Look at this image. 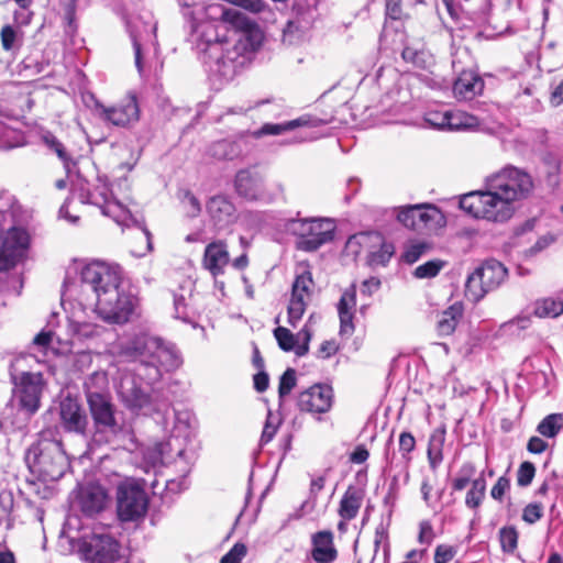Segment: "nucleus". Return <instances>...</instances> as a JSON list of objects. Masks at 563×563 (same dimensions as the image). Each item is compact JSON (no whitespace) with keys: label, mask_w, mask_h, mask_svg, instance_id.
Masks as SVG:
<instances>
[{"label":"nucleus","mask_w":563,"mask_h":563,"mask_svg":"<svg viewBox=\"0 0 563 563\" xmlns=\"http://www.w3.org/2000/svg\"><path fill=\"white\" fill-rule=\"evenodd\" d=\"M119 356L136 363L134 374H126L120 379L118 395L122 404L132 412L158 411L161 406L154 385L161 382L163 372H173L183 364L176 345L143 333L123 343Z\"/></svg>","instance_id":"1"},{"label":"nucleus","mask_w":563,"mask_h":563,"mask_svg":"<svg viewBox=\"0 0 563 563\" xmlns=\"http://www.w3.org/2000/svg\"><path fill=\"white\" fill-rule=\"evenodd\" d=\"M533 180L526 170L507 165L484 179L483 189L464 194L460 208L475 219L505 223L512 218L516 202L527 199Z\"/></svg>","instance_id":"2"},{"label":"nucleus","mask_w":563,"mask_h":563,"mask_svg":"<svg viewBox=\"0 0 563 563\" xmlns=\"http://www.w3.org/2000/svg\"><path fill=\"white\" fill-rule=\"evenodd\" d=\"M80 282L96 295V312L108 323L129 321L135 307V298L122 289L119 266L92 262L81 268Z\"/></svg>","instance_id":"3"},{"label":"nucleus","mask_w":563,"mask_h":563,"mask_svg":"<svg viewBox=\"0 0 563 563\" xmlns=\"http://www.w3.org/2000/svg\"><path fill=\"white\" fill-rule=\"evenodd\" d=\"M220 29L224 25L201 22L194 27L189 41L210 74L230 80L244 64V46L221 35Z\"/></svg>","instance_id":"4"},{"label":"nucleus","mask_w":563,"mask_h":563,"mask_svg":"<svg viewBox=\"0 0 563 563\" xmlns=\"http://www.w3.org/2000/svg\"><path fill=\"white\" fill-rule=\"evenodd\" d=\"M13 384L12 401L16 405L7 408L0 416V433H12L23 430L29 420L41 407V398L45 387L43 374L40 372H18L11 374Z\"/></svg>","instance_id":"5"},{"label":"nucleus","mask_w":563,"mask_h":563,"mask_svg":"<svg viewBox=\"0 0 563 563\" xmlns=\"http://www.w3.org/2000/svg\"><path fill=\"white\" fill-rule=\"evenodd\" d=\"M25 463L30 472L42 482L58 481L70 467L62 442L47 438L45 433L26 450Z\"/></svg>","instance_id":"6"},{"label":"nucleus","mask_w":563,"mask_h":563,"mask_svg":"<svg viewBox=\"0 0 563 563\" xmlns=\"http://www.w3.org/2000/svg\"><path fill=\"white\" fill-rule=\"evenodd\" d=\"M87 405L91 418V423L89 422L90 449L113 444L123 434L124 423L119 417L112 397L92 396L91 401Z\"/></svg>","instance_id":"7"},{"label":"nucleus","mask_w":563,"mask_h":563,"mask_svg":"<svg viewBox=\"0 0 563 563\" xmlns=\"http://www.w3.org/2000/svg\"><path fill=\"white\" fill-rule=\"evenodd\" d=\"M286 229L296 238L298 251L311 253L334 239L336 227L329 218H294L287 221Z\"/></svg>","instance_id":"8"},{"label":"nucleus","mask_w":563,"mask_h":563,"mask_svg":"<svg viewBox=\"0 0 563 563\" xmlns=\"http://www.w3.org/2000/svg\"><path fill=\"white\" fill-rule=\"evenodd\" d=\"M506 276L507 268L500 262L486 261L467 277L466 296L473 301H479L488 291L497 288Z\"/></svg>","instance_id":"9"},{"label":"nucleus","mask_w":563,"mask_h":563,"mask_svg":"<svg viewBox=\"0 0 563 563\" xmlns=\"http://www.w3.org/2000/svg\"><path fill=\"white\" fill-rule=\"evenodd\" d=\"M78 553L86 563H115L122 559L120 543L107 533L84 536Z\"/></svg>","instance_id":"10"},{"label":"nucleus","mask_w":563,"mask_h":563,"mask_svg":"<svg viewBox=\"0 0 563 563\" xmlns=\"http://www.w3.org/2000/svg\"><path fill=\"white\" fill-rule=\"evenodd\" d=\"M118 516L121 521H135L145 516L148 497L145 489L136 482H125L118 486Z\"/></svg>","instance_id":"11"},{"label":"nucleus","mask_w":563,"mask_h":563,"mask_svg":"<svg viewBox=\"0 0 563 563\" xmlns=\"http://www.w3.org/2000/svg\"><path fill=\"white\" fill-rule=\"evenodd\" d=\"M30 246V234L25 228L11 227L2 235L0 245V272L14 267L25 256Z\"/></svg>","instance_id":"12"},{"label":"nucleus","mask_w":563,"mask_h":563,"mask_svg":"<svg viewBox=\"0 0 563 563\" xmlns=\"http://www.w3.org/2000/svg\"><path fill=\"white\" fill-rule=\"evenodd\" d=\"M397 219L411 230L434 229L445 224V217L442 211L430 203L402 207L397 214Z\"/></svg>","instance_id":"13"},{"label":"nucleus","mask_w":563,"mask_h":563,"mask_svg":"<svg viewBox=\"0 0 563 563\" xmlns=\"http://www.w3.org/2000/svg\"><path fill=\"white\" fill-rule=\"evenodd\" d=\"M59 420L65 432L82 437L90 448L89 418L77 398L68 395L60 400Z\"/></svg>","instance_id":"14"},{"label":"nucleus","mask_w":563,"mask_h":563,"mask_svg":"<svg viewBox=\"0 0 563 563\" xmlns=\"http://www.w3.org/2000/svg\"><path fill=\"white\" fill-rule=\"evenodd\" d=\"M236 194L249 201H262L269 203L274 196L266 191L264 179L260 173L252 169H241L234 178Z\"/></svg>","instance_id":"15"},{"label":"nucleus","mask_w":563,"mask_h":563,"mask_svg":"<svg viewBox=\"0 0 563 563\" xmlns=\"http://www.w3.org/2000/svg\"><path fill=\"white\" fill-rule=\"evenodd\" d=\"M102 115L109 123L130 128L140 120V106L136 95L129 92L125 98L111 107L102 108Z\"/></svg>","instance_id":"16"},{"label":"nucleus","mask_w":563,"mask_h":563,"mask_svg":"<svg viewBox=\"0 0 563 563\" xmlns=\"http://www.w3.org/2000/svg\"><path fill=\"white\" fill-rule=\"evenodd\" d=\"M333 389L327 384H316L298 396V408L311 413H324L332 408Z\"/></svg>","instance_id":"17"},{"label":"nucleus","mask_w":563,"mask_h":563,"mask_svg":"<svg viewBox=\"0 0 563 563\" xmlns=\"http://www.w3.org/2000/svg\"><path fill=\"white\" fill-rule=\"evenodd\" d=\"M313 284L310 272L298 275L292 283L291 298L288 305V322L296 327L297 322L302 318L307 301L310 297V287Z\"/></svg>","instance_id":"18"},{"label":"nucleus","mask_w":563,"mask_h":563,"mask_svg":"<svg viewBox=\"0 0 563 563\" xmlns=\"http://www.w3.org/2000/svg\"><path fill=\"white\" fill-rule=\"evenodd\" d=\"M207 212L217 230L227 229L236 221V208L231 199L223 195L213 196L208 200Z\"/></svg>","instance_id":"19"},{"label":"nucleus","mask_w":563,"mask_h":563,"mask_svg":"<svg viewBox=\"0 0 563 563\" xmlns=\"http://www.w3.org/2000/svg\"><path fill=\"white\" fill-rule=\"evenodd\" d=\"M332 122V118H319L312 114H303L297 119L282 123H265L257 132V135H279L298 128H317Z\"/></svg>","instance_id":"20"},{"label":"nucleus","mask_w":563,"mask_h":563,"mask_svg":"<svg viewBox=\"0 0 563 563\" xmlns=\"http://www.w3.org/2000/svg\"><path fill=\"white\" fill-rule=\"evenodd\" d=\"M356 305V287L352 284L346 288L338 303V312L340 318V334L351 335L354 332V308Z\"/></svg>","instance_id":"21"},{"label":"nucleus","mask_w":563,"mask_h":563,"mask_svg":"<svg viewBox=\"0 0 563 563\" xmlns=\"http://www.w3.org/2000/svg\"><path fill=\"white\" fill-rule=\"evenodd\" d=\"M311 556L317 563H332L338 558V551L333 544V533L329 530L316 532L312 538Z\"/></svg>","instance_id":"22"},{"label":"nucleus","mask_w":563,"mask_h":563,"mask_svg":"<svg viewBox=\"0 0 563 563\" xmlns=\"http://www.w3.org/2000/svg\"><path fill=\"white\" fill-rule=\"evenodd\" d=\"M484 89V80L473 70H463L455 79L453 92L456 98L471 100Z\"/></svg>","instance_id":"23"},{"label":"nucleus","mask_w":563,"mask_h":563,"mask_svg":"<svg viewBox=\"0 0 563 563\" xmlns=\"http://www.w3.org/2000/svg\"><path fill=\"white\" fill-rule=\"evenodd\" d=\"M203 266L212 276L223 274L224 267L229 263V253L227 245L221 242H212L206 246L203 254Z\"/></svg>","instance_id":"24"},{"label":"nucleus","mask_w":563,"mask_h":563,"mask_svg":"<svg viewBox=\"0 0 563 563\" xmlns=\"http://www.w3.org/2000/svg\"><path fill=\"white\" fill-rule=\"evenodd\" d=\"M296 18L289 21L284 30V36L287 37L296 32L305 33L311 29L314 20L318 16L317 12V1L313 0L312 4H309L306 10L302 9V5L299 1L295 3Z\"/></svg>","instance_id":"25"},{"label":"nucleus","mask_w":563,"mask_h":563,"mask_svg":"<svg viewBox=\"0 0 563 563\" xmlns=\"http://www.w3.org/2000/svg\"><path fill=\"white\" fill-rule=\"evenodd\" d=\"M106 499L107 494L101 486L89 485L79 494L80 509L86 516L92 517L103 510Z\"/></svg>","instance_id":"26"},{"label":"nucleus","mask_w":563,"mask_h":563,"mask_svg":"<svg viewBox=\"0 0 563 563\" xmlns=\"http://www.w3.org/2000/svg\"><path fill=\"white\" fill-rule=\"evenodd\" d=\"M434 115L439 121L434 122L432 119H428V121L440 129L466 130L477 125V119L463 111H446Z\"/></svg>","instance_id":"27"},{"label":"nucleus","mask_w":563,"mask_h":563,"mask_svg":"<svg viewBox=\"0 0 563 563\" xmlns=\"http://www.w3.org/2000/svg\"><path fill=\"white\" fill-rule=\"evenodd\" d=\"M364 490L356 486L350 485L343 494L340 506L339 515L345 521H351L356 518L358 510L364 499Z\"/></svg>","instance_id":"28"},{"label":"nucleus","mask_w":563,"mask_h":563,"mask_svg":"<svg viewBox=\"0 0 563 563\" xmlns=\"http://www.w3.org/2000/svg\"><path fill=\"white\" fill-rule=\"evenodd\" d=\"M464 308L461 302H454L439 314L437 331L439 335L446 336L452 334L457 323L463 317Z\"/></svg>","instance_id":"29"},{"label":"nucleus","mask_w":563,"mask_h":563,"mask_svg":"<svg viewBox=\"0 0 563 563\" xmlns=\"http://www.w3.org/2000/svg\"><path fill=\"white\" fill-rule=\"evenodd\" d=\"M187 440L170 434L167 441L156 444V451L163 463L184 459L186 454Z\"/></svg>","instance_id":"30"},{"label":"nucleus","mask_w":563,"mask_h":563,"mask_svg":"<svg viewBox=\"0 0 563 563\" xmlns=\"http://www.w3.org/2000/svg\"><path fill=\"white\" fill-rule=\"evenodd\" d=\"M108 375L106 372L96 371L90 374L84 383V391L87 402L91 401L92 396L110 397L108 393Z\"/></svg>","instance_id":"31"},{"label":"nucleus","mask_w":563,"mask_h":563,"mask_svg":"<svg viewBox=\"0 0 563 563\" xmlns=\"http://www.w3.org/2000/svg\"><path fill=\"white\" fill-rule=\"evenodd\" d=\"M40 139L45 147L52 153L56 154L63 165L68 168L73 159L63 142L51 131H43L40 135Z\"/></svg>","instance_id":"32"},{"label":"nucleus","mask_w":563,"mask_h":563,"mask_svg":"<svg viewBox=\"0 0 563 563\" xmlns=\"http://www.w3.org/2000/svg\"><path fill=\"white\" fill-rule=\"evenodd\" d=\"M172 434L183 438L188 441L191 434L192 413L189 410L172 409Z\"/></svg>","instance_id":"33"},{"label":"nucleus","mask_w":563,"mask_h":563,"mask_svg":"<svg viewBox=\"0 0 563 563\" xmlns=\"http://www.w3.org/2000/svg\"><path fill=\"white\" fill-rule=\"evenodd\" d=\"M79 197L81 202L91 203L101 209L112 198V195L109 186L103 183L97 185L92 190L81 189Z\"/></svg>","instance_id":"34"},{"label":"nucleus","mask_w":563,"mask_h":563,"mask_svg":"<svg viewBox=\"0 0 563 563\" xmlns=\"http://www.w3.org/2000/svg\"><path fill=\"white\" fill-rule=\"evenodd\" d=\"M486 494V481L484 478V472L481 475L473 479L471 483V488L466 493L465 505L470 509H477L483 500L485 499Z\"/></svg>","instance_id":"35"},{"label":"nucleus","mask_w":563,"mask_h":563,"mask_svg":"<svg viewBox=\"0 0 563 563\" xmlns=\"http://www.w3.org/2000/svg\"><path fill=\"white\" fill-rule=\"evenodd\" d=\"M444 431L434 432L428 443L427 455L430 467L435 471L443 460Z\"/></svg>","instance_id":"36"},{"label":"nucleus","mask_w":563,"mask_h":563,"mask_svg":"<svg viewBox=\"0 0 563 563\" xmlns=\"http://www.w3.org/2000/svg\"><path fill=\"white\" fill-rule=\"evenodd\" d=\"M100 210L103 216L112 218L118 224H128V221L132 220L129 209L113 197Z\"/></svg>","instance_id":"37"},{"label":"nucleus","mask_w":563,"mask_h":563,"mask_svg":"<svg viewBox=\"0 0 563 563\" xmlns=\"http://www.w3.org/2000/svg\"><path fill=\"white\" fill-rule=\"evenodd\" d=\"M563 428V413H550L537 426V432L545 438H554Z\"/></svg>","instance_id":"38"},{"label":"nucleus","mask_w":563,"mask_h":563,"mask_svg":"<svg viewBox=\"0 0 563 563\" xmlns=\"http://www.w3.org/2000/svg\"><path fill=\"white\" fill-rule=\"evenodd\" d=\"M534 313L539 318H556L563 313V300L545 298L537 301Z\"/></svg>","instance_id":"39"},{"label":"nucleus","mask_w":563,"mask_h":563,"mask_svg":"<svg viewBox=\"0 0 563 563\" xmlns=\"http://www.w3.org/2000/svg\"><path fill=\"white\" fill-rule=\"evenodd\" d=\"M241 146L238 142L221 140L212 145V154L219 159H234L241 154Z\"/></svg>","instance_id":"40"},{"label":"nucleus","mask_w":563,"mask_h":563,"mask_svg":"<svg viewBox=\"0 0 563 563\" xmlns=\"http://www.w3.org/2000/svg\"><path fill=\"white\" fill-rule=\"evenodd\" d=\"M78 0H59V10L65 22V32L73 34L77 31L76 10Z\"/></svg>","instance_id":"41"},{"label":"nucleus","mask_w":563,"mask_h":563,"mask_svg":"<svg viewBox=\"0 0 563 563\" xmlns=\"http://www.w3.org/2000/svg\"><path fill=\"white\" fill-rule=\"evenodd\" d=\"M395 247L391 243L383 242L379 250L371 252L368 255V264L371 266H386L394 255Z\"/></svg>","instance_id":"42"},{"label":"nucleus","mask_w":563,"mask_h":563,"mask_svg":"<svg viewBox=\"0 0 563 563\" xmlns=\"http://www.w3.org/2000/svg\"><path fill=\"white\" fill-rule=\"evenodd\" d=\"M500 547L504 552L512 553L518 545V532L515 527H503L499 530Z\"/></svg>","instance_id":"43"},{"label":"nucleus","mask_w":563,"mask_h":563,"mask_svg":"<svg viewBox=\"0 0 563 563\" xmlns=\"http://www.w3.org/2000/svg\"><path fill=\"white\" fill-rule=\"evenodd\" d=\"M444 264L445 263L441 260L429 261L416 267L413 276L419 279L435 277Z\"/></svg>","instance_id":"44"},{"label":"nucleus","mask_w":563,"mask_h":563,"mask_svg":"<svg viewBox=\"0 0 563 563\" xmlns=\"http://www.w3.org/2000/svg\"><path fill=\"white\" fill-rule=\"evenodd\" d=\"M178 198L186 208L189 217L195 218L201 212V205L198 198L189 189L180 190Z\"/></svg>","instance_id":"45"},{"label":"nucleus","mask_w":563,"mask_h":563,"mask_svg":"<svg viewBox=\"0 0 563 563\" xmlns=\"http://www.w3.org/2000/svg\"><path fill=\"white\" fill-rule=\"evenodd\" d=\"M274 336L278 343V346L285 351L289 352L295 349V345L297 343V339L295 334L291 333L290 330L284 327H277L274 330Z\"/></svg>","instance_id":"46"},{"label":"nucleus","mask_w":563,"mask_h":563,"mask_svg":"<svg viewBox=\"0 0 563 563\" xmlns=\"http://www.w3.org/2000/svg\"><path fill=\"white\" fill-rule=\"evenodd\" d=\"M416 448V439L411 434V432L404 431L399 435V452L401 454L402 460L405 461L406 467L411 462L410 453Z\"/></svg>","instance_id":"47"},{"label":"nucleus","mask_w":563,"mask_h":563,"mask_svg":"<svg viewBox=\"0 0 563 563\" xmlns=\"http://www.w3.org/2000/svg\"><path fill=\"white\" fill-rule=\"evenodd\" d=\"M297 383L296 371L291 367L287 368L279 378L278 396L280 399L290 394Z\"/></svg>","instance_id":"48"},{"label":"nucleus","mask_w":563,"mask_h":563,"mask_svg":"<svg viewBox=\"0 0 563 563\" xmlns=\"http://www.w3.org/2000/svg\"><path fill=\"white\" fill-rule=\"evenodd\" d=\"M325 478L324 476H318L316 478H312L310 483V496L309 498L302 503L301 509L311 511L313 510L316 503H317V495L324 488Z\"/></svg>","instance_id":"49"},{"label":"nucleus","mask_w":563,"mask_h":563,"mask_svg":"<svg viewBox=\"0 0 563 563\" xmlns=\"http://www.w3.org/2000/svg\"><path fill=\"white\" fill-rule=\"evenodd\" d=\"M534 475V464L529 461L522 462L517 471V485L520 487L529 486L532 483Z\"/></svg>","instance_id":"50"},{"label":"nucleus","mask_w":563,"mask_h":563,"mask_svg":"<svg viewBox=\"0 0 563 563\" xmlns=\"http://www.w3.org/2000/svg\"><path fill=\"white\" fill-rule=\"evenodd\" d=\"M16 145V132L0 121V150H9Z\"/></svg>","instance_id":"51"},{"label":"nucleus","mask_w":563,"mask_h":563,"mask_svg":"<svg viewBox=\"0 0 563 563\" xmlns=\"http://www.w3.org/2000/svg\"><path fill=\"white\" fill-rule=\"evenodd\" d=\"M174 309L175 317L183 321L190 320V312L188 308L187 297L184 294H174Z\"/></svg>","instance_id":"52"},{"label":"nucleus","mask_w":563,"mask_h":563,"mask_svg":"<svg viewBox=\"0 0 563 563\" xmlns=\"http://www.w3.org/2000/svg\"><path fill=\"white\" fill-rule=\"evenodd\" d=\"M543 517V507L540 503H530L522 510V520L533 525Z\"/></svg>","instance_id":"53"},{"label":"nucleus","mask_w":563,"mask_h":563,"mask_svg":"<svg viewBox=\"0 0 563 563\" xmlns=\"http://www.w3.org/2000/svg\"><path fill=\"white\" fill-rule=\"evenodd\" d=\"M247 549L243 543H235L228 553H225L220 563H240L246 555Z\"/></svg>","instance_id":"54"},{"label":"nucleus","mask_w":563,"mask_h":563,"mask_svg":"<svg viewBox=\"0 0 563 563\" xmlns=\"http://www.w3.org/2000/svg\"><path fill=\"white\" fill-rule=\"evenodd\" d=\"M510 489V479L504 475L500 476L490 489V496L497 501H503L505 494Z\"/></svg>","instance_id":"55"},{"label":"nucleus","mask_w":563,"mask_h":563,"mask_svg":"<svg viewBox=\"0 0 563 563\" xmlns=\"http://www.w3.org/2000/svg\"><path fill=\"white\" fill-rule=\"evenodd\" d=\"M456 552L454 547L440 544L434 551V563H449L454 559Z\"/></svg>","instance_id":"56"},{"label":"nucleus","mask_w":563,"mask_h":563,"mask_svg":"<svg viewBox=\"0 0 563 563\" xmlns=\"http://www.w3.org/2000/svg\"><path fill=\"white\" fill-rule=\"evenodd\" d=\"M339 351V345L335 340H325L321 343L317 351V357L327 360L330 358Z\"/></svg>","instance_id":"57"},{"label":"nucleus","mask_w":563,"mask_h":563,"mask_svg":"<svg viewBox=\"0 0 563 563\" xmlns=\"http://www.w3.org/2000/svg\"><path fill=\"white\" fill-rule=\"evenodd\" d=\"M230 3L241 7L254 13H258L264 10V0H228Z\"/></svg>","instance_id":"58"},{"label":"nucleus","mask_w":563,"mask_h":563,"mask_svg":"<svg viewBox=\"0 0 563 563\" xmlns=\"http://www.w3.org/2000/svg\"><path fill=\"white\" fill-rule=\"evenodd\" d=\"M16 38L15 30L11 25H5L1 30V43L5 51H11L14 47Z\"/></svg>","instance_id":"59"},{"label":"nucleus","mask_w":563,"mask_h":563,"mask_svg":"<svg viewBox=\"0 0 563 563\" xmlns=\"http://www.w3.org/2000/svg\"><path fill=\"white\" fill-rule=\"evenodd\" d=\"M382 282L378 277H369L361 285V295L371 297L380 288Z\"/></svg>","instance_id":"60"},{"label":"nucleus","mask_w":563,"mask_h":563,"mask_svg":"<svg viewBox=\"0 0 563 563\" xmlns=\"http://www.w3.org/2000/svg\"><path fill=\"white\" fill-rule=\"evenodd\" d=\"M555 241L554 236L551 234L543 235L537 240V242L527 251V254L533 256L539 252L547 249Z\"/></svg>","instance_id":"61"},{"label":"nucleus","mask_w":563,"mask_h":563,"mask_svg":"<svg viewBox=\"0 0 563 563\" xmlns=\"http://www.w3.org/2000/svg\"><path fill=\"white\" fill-rule=\"evenodd\" d=\"M548 446V442L537 435L531 437L527 443V450L532 454H541Z\"/></svg>","instance_id":"62"},{"label":"nucleus","mask_w":563,"mask_h":563,"mask_svg":"<svg viewBox=\"0 0 563 563\" xmlns=\"http://www.w3.org/2000/svg\"><path fill=\"white\" fill-rule=\"evenodd\" d=\"M434 538L433 528L429 521L420 522V531L418 541L420 543L430 544Z\"/></svg>","instance_id":"63"},{"label":"nucleus","mask_w":563,"mask_h":563,"mask_svg":"<svg viewBox=\"0 0 563 563\" xmlns=\"http://www.w3.org/2000/svg\"><path fill=\"white\" fill-rule=\"evenodd\" d=\"M401 57L404 60L417 66H420L423 63L422 53L409 46L402 49Z\"/></svg>","instance_id":"64"}]
</instances>
